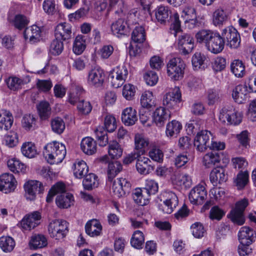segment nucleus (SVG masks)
Wrapping results in <instances>:
<instances>
[{
  "label": "nucleus",
  "instance_id": "obj_1",
  "mask_svg": "<svg viewBox=\"0 0 256 256\" xmlns=\"http://www.w3.org/2000/svg\"><path fill=\"white\" fill-rule=\"evenodd\" d=\"M174 21L171 24V29L174 31L176 37H178V46L182 54L186 55L194 48L192 38L188 34L184 33L181 30L180 22L179 16L176 13L173 16Z\"/></svg>",
  "mask_w": 256,
  "mask_h": 256
},
{
  "label": "nucleus",
  "instance_id": "obj_2",
  "mask_svg": "<svg viewBox=\"0 0 256 256\" xmlns=\"http://www.w3.org/2000/svg\"><path fill=\"white\" fill-rule=\"evenodd\" d=\"M66 148L64 144L57 142L49 143L44 146V154L50 164L60 163L66 155Z\"/></svg>",
  "mask_w": 256,
  "mask_h": 256
},
{
  "label": "nucleus",
  "instance_id": "obj_3",
  "mask_svg": "<svg viewBox=\"0 0 256 256\" xmlns=\"http://www.w3.org/2000/svg\"><path fill=\"white\" fill-rule=\"evenodd\" d=\"M186 64L180 58L170 59L167 64V74L172 80H178L182 78Z\"/></svg>",
  "mask_w": 256,
  "mask_h": 256
},
{
  "label": "nucleus",
  "instance_id": "obj_4",
  "mask_svg": "<svg viewBox=\"0 0 256 256\" xmlns=\"http://www.w3.org/2000/svg\"><path fill=\"white\" fill-rule=\"evenodd\" d=\"M68 232V223L62 220H54L48 225V232L51 238L60 240L66 236Z\"/></svg>",
  "mask_w": 256,
  "mask_h": 256
},
{
  "label": "nucleus",
  "instance_id": "obj_5",
  "mask_svg": "<svg viewBox=\"0 0 256 256\" xmlns=\"http://www.w3.org/2000/svg\"><path fill=\"white\" fill-rule=\"evenodd\" d=\"M242 117V113L233 107H224L220 111L219 119L222 122L237 125L241 122Z\"/></svg>",
  "mask_w": 256,
  "mask_h": 256
},
{
  "label": "nucleus",
  "instance_id": "obj_6",
  "mask_svg": "<svg viewBox=\"0 0 256 256\" xmlns=\"http://www.w3.org/2000/svg\"><path fill=\"white\" fill-rule=\"evenodd\" d=\"M41 214L38 211L26 214L20 222V226L25 230H30L41 223Z\"/></svg>",
  "mask_w": 256,
  "mask_h": 256
},
{
  "label": "nucleus",
  "instance_id": "obj_7",
  "mask_svg": "<svg viewBox=\"0 0 256 256\" xmlns=\"http://www.w3.org/2000/svg\"><path fill=\"white\" fill-rule=\"evenodd\" d=\"M130 187L131 184L128 179L120 178L113 181L112 190L115 196L121 198L129 193Z\"/></svg>",
  "mask_w": 256,
  "mask_h": 256
},
{
  "label": "nucleus",
  "instance_id": "obj_8",
  "mask_svg": "<svg viewBox=\"0 0 256 256\" xmlns=\"http://www.w3.org/2000/svg\"><path fill=\"white\" fill-rule=\"evenodd\" d=\"M222 36L224 40L228 42V46L231 48H236L239 47L240 43V34L237 30L232 26L224 28L222 32Z\"/></svg>",
  "mask_w": 256,
  "mask_h": 256
},
{
  "label": "nucleus",
  "instance_id": "obj_9",
  "mask_svg": "<svg viewBox=\"0 0 256 256\" xmlns=\"http://www.w3.org/2000/svg\"><path fill=\"white\" fill-rule=\"evenodd\" d=\"M105 76L104 70L99 66H96L88 72V84L92 86L100 87L104 81Z\"/></svg>",
  "mask_w": 256,
  "mask_h": 256
},
{
  "label": "nucleus",
  "instance_id": "obj_10",
  "mask_svg": "<svg viewBox=\"0 0 256 256\" xmlns=\"http://www.w3.org/2000/svg\"><path fill=\"white\" fill-rule=\"evenodd\" d=\"M207 198V192L204 184H199L193 188L189 194V200L194 204H202Z\"/></svg>",
  "mask_w": 256,
  "mask_h": 256
},
{
  "label": "nucleus",
  "instance_id": "obj_11",
  "mask_svg": "<svg viewBox=\"0 0 256 256\" xmlns=\"http://www.w3.org/2000/svg\"><path fill=\"white\" fill-rule=\"evenodd\" d=\"M212 134L210 131L204 130L198 132L194 140V146L200 152L206 150L210 146Z\"/></svg>",
  "mask_w": 256,
  "mask_h": 256
},
{
  "label": "nucleus",
  "instance_id": "obj_12",
  "mask_svg": "<svg viewBox=\"0 0 256 256\" xmlns=\"http://www.w3.org/2000/svg\"><path fill=\"white\" fill-rule=\"evenodd\" d=\"M26 199L32 200H35L37 194L42 192L44 187L42 184L36 180L28 181L24 185Z\"/></svg>",
  "mask_w": 256,
  "mask_h": 256
},
{
  "label": "nucleus",
  "instance_id": "obj_13",
  "mask_svg": "<svg viewBox=\"0 0 256 256\" xmlns=\"http://www.w3.org/2000/svg\"><path fill=\"white\" fill-rule=\"evenodd\" d=\"M182 100V94L180 88L175 87L164 96L163 104L168 108H174Z\"/></svg>",
  "mask_w": 256,
  "mask_h": 256
},
{
  "label": "nucleus",
  "instance_id": "obj_14",
  "mask_svg": "<svg viewBox=\"0 0 256 256\" xmlns=\"http://www.w3.org/2000/svg\"><path fill=\"white\" fill-rule=\"evenodd\" d=\"M16 181L13 174L5 173L0 176V190L6 194L14 192Z\"/></svg>",
  "mask_w": 256,
  "mask_h": 256
},
{
  "label": "nucleus",
  "instance_id": "obj_15",
  "mask_svg": "<svg viewBox=\"0 0 256 256\" xmlns=\"http://www.w3.org/2000/svg\"><path fill=\"white\" fill-rule=\"evenodd\" d=\"M164 194L166 199L164 200L163 204H161V209L164 213L170 214L178 204V198L172 192H165Z\"/></svg>",
  "mask_w": 256,
  "mask_h": 256
},
{
  "label": "nucleus",
  "instance_id": "obj_16",
  "mask_svg": "<svg viewBox=\"0 0 256 256\" xmlns=\"http://www.w3.org/2000/svg\"><path fill=\"white\" fill-rule=\"evenodd\" d=\"M224 44L225 42L222 36H220L218 32H216L211 40L206 44V47L211 52L217 54L222 51Z\"/></svg>",
  "mask_w": 256,
  "mask_h": 256
},
{
  "label": "nucleus",
  "instance_id": "obj_17",
  "mask_svg": "<svg viewBox=\"0 0 256 256\" xmlns=\"http://www.w3.org/2000/svg\"><path fill=\"white\" fill-rule=\"evenodd\" d=\"M170 118V112L164 107L157 108L154 112L153 120L158 127H162Z\"/></svg>",
  "mask_w": 256,
  "mask_h": 256
},
{
  "label": "nucleus",
  "instance_id": "obj_18",
  "mask_svg": "<svg viewBox=\"0 0 256 256\" xmlns=\"http://www.w3.org/2000/svg\"><path fill=\"white\" fill-rule=\"evenodd\" d=\"M111 30L114 35L120 37L126 34L128 25L124 18L120 17L111 24Z\"/></svg>",
  "mask_w": 256,
  "mask_h": 256
},
{
  "label": "nucleus",
  "instance_id": "obj_19",
  "mask_svg": "<svg viewBox=\"0 0 256 256\" xmlns=\"http://www.w3.org/2000/svg\"><path fill=\"white\" fill-rule=\"evenodd\" d=\"M171 180L174 184L184 188H189L192 185V179L188 174H180L178 172H174L171 177Z\"/></svg>",
  "mask_w": 256,
  "mask_h": 256
},
{
  "label": "nucleus",
  "instance_id": "obj_20",
  "mask_svg": "<svg viewBox=\"0 0 256 256\" xmlns=\"http://www.w3.org/2000/svg\"><path fill=\"white\" fill-rule=\"evenodd\" d=\"M240 243L252 244L256 238V232L252 228L243 226L240 228L238 234Z\"/></svg>",
  "mask_w": 256,
  "mask_h": 256
},
{
  "label": "nucleus",
  "instance_id": "obj_21",
  "mask_svg": "<svg viewBox=\"0 0 256 256\" xmlns=\"http://www.w3.org/2000/svg\"><path fill=\"white\" fill-rule=\"evenodd\" d=\"M142 155L140 154L136 160V168L140 174L146 175L152 172L154 168L151 165L150 160Z\"/></svg>",
  "mask_w": 256,
  "mask_h": 256
},
{
  "label": "nucleus",
  "instance_id": "obj_22",
  "mask_svg": "<svg viewBox=\"0 0 256 256\" xmlns=\"http://www.w3.org/2000/svg\"><path fill=\"white\" fill-rule=\"evenodd\" d=\"M56 38L62 40L71 38L72 28L69 24L64 22L59 24L55 29Z\"/></svg>",
  "mask_w": 256,
  "mask_h": 256
},
{
  "label": "nucleus",
  "instance_id": "obj_23",
  "mask_svg": "<svg viewBox=\"0 0 256 256\" xmlns=\"http://www.w3.org/2000/svg\"><path fill=\"white\" fill-rule=\"evenodd\" d=\"M137 120L136 111L132 107L126 108L122 110V120L126 126H132Z\"/></svg>",
  "mask_w": 256,
  "mask_h": 256
},
{
  "label": "nucleus",
  "instance_id": "obj_24",
  "mask_svg": "<svg viewBox=\"0 0 256 256\" xmlns=\"http://www.w3.org/2000/svg\"><path fill=\"white\" fill-rule=\"evenodd\" d=\"M42 33L40 28L36 25H32L30 27L26 28L24 35L26 40L29 39L31 42L34 43L40 40Z\"/></svg>",
  "mask_w": 256,
  "mask_h": 256
},
{
  "label": "nucleus",
  "instance_id": "obj_25",
  "mask_svg": "<svg viewBox=\"0 0 256 256\" xmlns=\"http://www.w3.org/2000/svg\"><path fill=\"white\" fill-rule=\"evenodd\" d=\"M86 233L90 236H96L100 234L102 226L100 223L96 220H89L85 226Z\"/></svg>",
  "mask_w": 256,
  "mask_h": 256
},
{
  "label": "nucleus",
  "instance_id": "obj_26",
  "mask_svg": "<svg viewBox=\"0 0 256 256\" xmlns=\"http://www.w3.org/2000/svg\"><path fill=\"white\" fill-rule=\"evenodd\" d=\"M74 199L72 194L63 193L58 194L56 200L57 206L60 208H67L74 204Z\"/></svg>",
  "mask_w": 256,
  "mask_h": 256
},
{
  "label": "nucleus",
  "instance_id": "obj_27",
  "mask_svg": "<svg viewBox=\"0 0 256 256\" xmlns=\"http://www.w3.org/2000/svg\"><path fill=\"white\" fill-rule=\"evenodd\" d=\"M227 176L225 170L222 167H217L212 170L210 174V180L214 184H221L226 182Z\"/></svg>",
  "mask_w": 256,
  "mask_h": 256
},
{
  "label": "nucleus",
  "instance_id": "obj_28",
  "mask_svg": "<svg viewBox=\"0 0 256 256\" xmlns=\"http://www.w3.org/2000/svg\"><path fill=\"white\" fill-rule=\"evenodd\" d=\"M48 244L46 237L42 234H33L29 242L30 247L31 249L36 250L45 247Z\"/></svg>",
  "mask_w": 256,
  "mask_h": 256
},
{
  "label": "nucleus",
  "instance_id": "obj_29",
  "mask_svg": "<svg viewBox=\"0 0 256 256\" xmlns=\"http://www.w3.org/2000/svg\"><path fill=\"white\" fill-rule=\"evenodd\" d=\"M150 197L148 192L142 188H136L132 195L134 200L140 206L147 204L149 202Z\"/></svg>",
  "mask_w": 256,
  "mask_h": 256
},
{
  "label": "nucleus",
  "instance_id": "obj_30",
  "mask_svg": "<svg viewBox=\"0 0 256 256\" xmlns=\"http://www.w3.org/2000/svg\"><path fill=\"white\" fill-rule=\"evenodd\" d=\"M74 176L78 178H82L86 175L88 172V167L86 162L82 160H76L72 166Z\"/></svg>",
  "mask_w": 256,
  "mask_h": 256
},
{
  "label": "nucleus",
  "instance_id": "obj_31",
  "mask_svg": "<svg viewBox=\"0 0 256 256\" xmlns=\"http://www.w3.org/2000/svg\"><path fill=\"white\" fill-rule=\"evenodd\" d=\"M80 147L84 152L88 155L93 154L96 150V142L90 137H86L82 140Z\"/></svg>",
  "mask_w": 256,
  "mask_h": 256
},
{
  "label": "nucleus",
  "instance_id": "obj_32",
  "mask_svg": "<svg viewBox=\"0 0 256 256\" xmlns=\"http://www.w3.org/2000/svg\"><path fill=\"white\" fill-rule=\"evenodd\" d=\"M220 157L218 152H213L206 154L203 157V164L208 168H212L220 163Z\"/></svg>",
  "mask_w": 256,
  "mask_h": 256
},
{
  "label": "nucleus",
  "instance_id": "obj_33",
  "mask_svg": "<svg viewBox=\"0 0 256 256\" xmlns=\"http://www.w3.org/2000/svg\"><path fill=\"white\" fill-rule=\"evenodd\" d=\"M13 122L12 114L6 110L0 112V129L7 130L10 128Z\"/></svg>",
  "mask_w": 256,
  "mask_h": 256
},
{
  "label": "nucleus",
  "instance_id": "obj_34",
  "mask_svg": "<svg viewBox=\"0 0 256 256\" xmlns=\"http://www.w3.org/2000/svg\"><path fill=\"white\" fill-rule=\"evenodd\" d=\"M140 104L142 107L150 108L155 106V98L152 92L147 90L144 92L140 98Z\"/></svg>",
  "mask_w": 256,
  "mask_h": 256
},
{
  "label": "nucleus",
  "instance_id": "obj_35",
  "mask_svg": "<svg viewBox=\"0 0 256 256\" xmlns=\"http://www.w3.org/2000/svg\"><path fill=\"white\" fill-rule=\"evenodd\" d=\"M247 86L238 85L233 90L232 96L236 102L241 104L246 98Z\"/></svg>",
  "mask_w": 256,
  "mask_h": 256
},
{
  "label": "nucleus",
  "instance_id": "obj_36",
  "mask_svg": "<svg viewBox=\"0 0 256 256\" xmlns=\"http://www.w3.org/2000/svg\"><path fill=\"white\" fill-rule=\"evenodd\" d=\"M182 128V124L178 121L173 120L166 124V134L168 137L176 136Z\"/></svg>",
  "mask_w": 256,
  "mask_h": 256
},
{
  "label": "nucleus",
  "instance_id": "obj_37",
  "mask_svg": "<svg viewBox=\"0 0 256 256\" xmlns=\"http://www.w3.org/2000/svg\"><path fill=\"white\" fill-rule=\"evenodd\" d=\"M86 48L85 36L78 35L75 38L72 46V51L76 55L82 54Z\"/></svg>",
  "mask_w": 256,
  "mask_h": 256
},
{
  "label": "nucleus",
  "instance_id": "obj_38",
  "mask_svg": "<svg viewBox=\"0 0 256 256\" xmlns=\"http://www.w3.org/2000/svg\"><path fill=\"white\" fill-rule=\"evenodd\" d=\"M216 32L210 30L203 29L198 31L196 34V40L199 43H204L206 46L212 38Z\"/></svg>",
  "mask_w": 256,
  "mask_h": 256
},
{
  "label": "nucleus",
  "instance_id": "obj_39",
  "mask_svg": "<svg viewBox=\"0 0 256 256\" xmlns=\"http://www.w3.org/2000/svg\"><path fill=\"white\" fill-rule=\"evenodd\" d=\"M132 40L135 43L141 44L146 40L145 29L142 26H136L132 34Z\"/></svg>",
  "mask_w": 256,
  "mask_h": 256
},
{
  "label": "nucleus",
  "instance_id": "obj_40",
  "mask_svg": "<svg viewBox=\"0 0 256 256\" xmlns=\"http://www.w3.org/2000/svg\"><path fill=\"white\" fill-rule=\"evenodd\" d=\"M22 154L30 158H34L38 154L36 146L31 142H26L22 144L21 147Z\"/></svg>",
  "mask_w": 256,
  "mask_h": 256
},
{
  "label": "nucleus",
  "instance_id": "obj_41",
  "mask_svg": "<svg viewBox=\"0 0 256 256\" xmlns=\"http://www.w3.org/2000/svg\"><path fill=\"white\" fill-rule=\"evenodd\" d=\"M7 166L9 170L14 172H24L26 170L25 165L16 158L9 159L7 162Z\"/></svg>",
  "mask_w": 256,
  "mask_h": 256
},
{
  "label": "nucleus",
  "instance_id": "obj_42",
  "mask_svg": "<svg viewBox=\"0 0 256 256\" xmlns=\"http://www.w3.org/2000/svg\"><path fill=\"white\" fill-rule=\"evenodd\" d=\"M39 116L41 120H46L48 118L51 114V108L49 103L42 101L37 106Z\"/></svg>",
  "mask_w": 256,
  "mask_h": 256
},
{
  "label": "nucleus",
  "instance_id": "obj_43",
  "mask_svg": "<svg viewBox=\"0 0 256 256\" xmlns=\"http://www.w3.org/2000/svg\"><path fill=\"white\" fill-rule=\"evenodd\" d=\"M82 184L84 189L87 190L96 188L98 185V176L92 173L86 174L83 180Z\"/></svg>",
  "mask_w": 256,
  "mask_h": 256
},
{
  "label": "nucleus",
  "instance_id": "obj_44",
  "mask_svg": "<svg viewBox=\"0 0 256 256\" xmlns=\"http://www.w3.org/2000/svg\"><path fill=\"white\" fill-rule=\"evenodd\" d=\"M63 193H66L64 184L61 182H57L50 189L46 197L47 202H50L55 195L57 194H61Z\"/></svg>",
  "mask_w": 256,
  "mask_h": 256
},
{
  "label": "nucleus",
  "instance_id": "obj_45",
  "mask_svg": "<svg viewBox=\"0 0 256 256\" xmlns=\"http://www.w3.org/2000/svg\"><path fill=\"white\" fill-rule=\"evenodd\" d=\"M16 244L14 240L10 236H3L0 238V248L4 252H12Z\"/></svg>",
  "mask_w": 256,
  "mask_h": 256
},
{
  "label": "nucleus",
  "instance_id": "obj_46",
  "mask_svg": "<svg viewBox=\"0 0 256 256\" xmlns=\"http://www.w3.org/2000/svg\"><path fill=\"white\" fill-rule=\"evenodd\" d=\"M232 72L238 78H242L245 74V66L239 60H234L230 64Z\"/></svg>",
  "mask_w": 256,
  "mask_h": 256
},
{
  "label": "nucleus",
  "instance_id": "obj_47",
  "mask_svg": "<svg viewBox=\"0 0 256 256\" xmlns=\"http://www.w3.org/2000/svg\"><path fill=\"white\" fill-rule=\"evenodd\" d=\"M136 152L144 150V154L145 153L146 149L148 147L149 144L148 140L144 137V136L137 134L134 138Z\"/></svg>",
  "mask_w": 256,
  "mask_h": 256
},
{
  "label": "nucleus",
  "instance_id": "obj_48",
  "mask_svg": "<svg viewBox=\"0 0 256 256\" xmlns=\"http://www.w3.org/2000/svg\"><path fill=\"white\" fill-rule=\"evenodd\" d=\"M122 170V164L118 162H110L108 169V180L112 182L113 178Z\"/></svg>",
  "mask_w": 256,
  "mask_h": 256
},
{
  "label": "nucleus",
  "instance_id": "obj_49",
  "mask_svg": "<svg viewBox=\"0 0 256 256\" xmlns=\"http://www.w3.org/2000/svg\"><path fill=\"white\" fill-rule=\"evenodd\" d=\"M228 18L226 12L222 8L216 10L212 14V22L214 26L222 24Z\"/></svg>",
  "mask_w": 256,
  "mask_h": 256
},
{
  "label": "nucleus",
  "instance_id": "obj_50",
  "mask_svg": "<svg viewBox=\"0 0 256 256\" xmlns=\"http://www.w3.org/2000/svg\"><path fill=\"white\" fill-rule=\"evenodd\" d=\"M144 241V238L142 232L138 230L134 232L130 240V244L133 247L140 249L142 248Z\"/></svg>",
  "mask_w": 256,
  "mask_h": 256
},
{
  "label": "nucleus",
  "instance_id": "obj_51",
  "mask_svg": "<svg viewBox=\"0 0 256 256\" xmlns=\"http://www.w3.org/2000/svg\"><path fill=\"white\" fill-rule=\"evenodd\" d=\"M108 148V154L112 158H118L122 156V149L116 141L110 142Z\"/></svg>",
  "mask_w": 256,
  "mask_h": 256
},
{
  "label": "nucleus",
  "instance_id": "obj_52",
  "mask_svg": "<svg viewBox=\"0 0 256 256\" xmlns=\"http://www.w3.org/2000/svg\"><path fill=\"white\" fill-rule=\"evenodd\" d=\"M169 16V10L167 6H160L155 10V16L156 20L162 23L166 21Z\"/></svg>",
  "mask_w": 256,
  "mask_h": 256
},
{
  "label": "nucleus",
  "instance_id": "obj_53",
  "mask_svg": "<svg viewBox=\"0 0 256 256\" xmlns=\"http://www.w3.org/2000/svg\"><path fill=\"white\" fill-rule=\"evenodd\" d=\"M228 218L235 224L242 226L245 222L244 213L234 208L228 214Z\"/></svg>",
  "mask_w": 256,
  "mask_h": 256
},
{
  "label": "nucleus",
  "instance_id": "obj_54",
  "mask_svg": "<svg viewBox=\"0 0 256 256\" xmlns=\"http://www.w3.org/2000/svg\"><path fill=\"white\" fill-rule=\"evenodd\" d=\"M94 133L100 146H104L108 144V137L106 132L102 126L98 127L94 130Z\"/></svg>",
  "mask_w": 256,
  "mask_h": 256
},
{
  "label": "nucleus",
  "instance_id": "obj_55",
  "mask_svg": "<svg viewBox=\"0 0 256 256\" xmlns=\"http://www.w3.org/2000/svg\"><path fill=\"white\" fill-rule=\"evenodd\" d=\"M52 130L58 134H61L65 129V124L60 118L57 117L51 120Z\"/></svg>",
  "mask_w": 256,
  "mask_h": 256
},
{
  "label": "nucleus",
  "instance_id": "obj_56",
  "mask_svg": "<svg viewBox=\"0 0 256 256\" xmlns=\"http://www.w3.org/2000/svg\"><path fill=\"white\" fill-rule=\"evenodd\" d=\"M104 126L106 130L112 132L116 128V122L114 116L112 114H106L104 118Z\"/></svg>",
  "mask_w": 256,
  "mask_h": 256
},
{
  "label": "nucleus",
  "instance_id": "obj_57",
  "mask_svg": "<svg viewBox=\"0 0 256 256\" xmlns=\"http://www.w3.org/2000/svg\"><path fill=\"white\" fill-rule=\"evenodd\" d=\"M6 83L10 90L16 91L21 88L24 81L17 77H10L6 80Z\"/></svg>",
  "mask_w": 256,
  "mask_h": 256
},
{
  "label": "nucleus",
  "instance_id": "obj_58",
  "mask_svg": "<svg viewBox=\"0 0 256 256\" xmlns=\"http://www.w3.org/2000/svg\"><path fill=\"white\" fill-rule=\"evenodd\" d=\"M206 99L208 104L210 106L214 105L220 100V95L218 90L210 88L206 92Z\"/></svg>",
  "mask_w": 256,
  "mask_h": 256
},
{
  "label": "nucleus",
  "instance_id": "obj_59",
  "mask_svg": "<svg viewBox=\"0 0 256 256\" xmlns=\"http://www.w3.org/2000/svg\"><path fill=\"white\" fill-rule=\"evenodd\" d=\"M152 0H148L140 3L142 8L140 10L139 14L141 20H144L148 16L151 15L150 6Z\"/></svg>",
  "mask_w": 256,
  "mask_h": 256
},
{
  "label": "nucleus",
  "instance_id": "obj_60",
  "mask_svg": "<svg viewBox=\"0 0 256 256\" xmlns=\"http://www.w3.org/2000/svg\"><path fill=\"white\" fill-rule=\"evenodd\" d=\"M64 50L63 42L58 38H56L51 43L50 50L54 55H59Z\"/></svg>",
  "mask_w": 256,
  "mask_h": 256
},
{
  "label": "nucleus",
  "instance_id": "obj_61",
  "mask_svg": "<svg viewBox=\"0 0 256 256\" xmlns=\"http://www.w3.org/2000/svg\"><path fill=\"white\" fill-rule=\"evenodd\" d=\"M206 56L200 52H196L192 58V64L195 70L200 69L204 64Z\"/></svg>",
  "mask_w": 256,
  "mask_h": 256
},
{
  "label": "nucleus",
  "instance_id": "obj_62",
  "mask_svg": "<svg viewBox=\"0 0 256 256\" xmlns=\"http://www.w3.org/2000/svg\"><path fill=\"white\" fill-rule=\"evenodd\" d=\"M29 22L27 18L22 14H17L15 16L14 20V26L18 30L24 28Z\"/></svg>",
  "mask_w": 256,
  "mask_h": 256
},
{
  "label": "nucleus",
  "instance_id": "obj_63",
  "mask_svg": "<svg viewBox=\"0 0 256 256\" xmlns=\"http://www.w3.org/2000/svg\"><path fill=\"white\" fill-rule=\"evenodd\" d=\"M110 6L115 10L116 14L122 16L126 10V6L124 0H110Z\"/></svg>",
  "mask_w": 256,
  "mask_h": 256
},
{
  "label": "nucleus",
  "instance_id": "obj_64",
  "mask_svg": "<svg viewBox=\"0 0 256 256\" xmlns=\"http://www.w3.org/2000/svg\"><path fill=\"white\" fill-rule=\"evenodd\" d=\"M142 188L146 191L148 194L150 196V195L155 194L158 192V184L154 180H146L145 186Z\"/></svg>",
  "mask_w": 256,
  "mask_h": 256
}]
</instances>
